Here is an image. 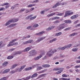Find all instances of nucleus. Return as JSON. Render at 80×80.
I'll return each instance as SVG.
<instances>
[{
  "label": "nucleus",
  "instance_id": "nucleus-1",
  "mask_svg": "<svg viewBox=\"0 0 80 80\" xmlns=\"http://www.w3.org/2000/svg\"><path fill=\"white\" fill-rule=\"evenodd\" d=\"M57 49H51L47 53V55L49 56V57H52V55L54 53H55V52H57Z\"/></svg>",
  "mask_w": 80,
  "mask_h": 80
},
{
  "label": "nucleus",
  "instance_id": "nucleus-2",
  "mask_svg": "<svg viewBox=\"0 0 80 80\" xmlns=\"http://www.w3.org/2000/svg\"><path fill=\"white\" fill-rule=\"evenodd\" d=\"M66 4H67V2H63L61 3H60V2H58L52 7V8H56V7H57L59 6L60 5L63 6L64 5H66Z\"/></svg>",
  "mask_w": 80,
  "mask_h": 80
},
{
  "label": "nucleus",
  "instance_id": "nucleus-3",
  "mask_svg": "<svg viewBox=\"0 0 80 80\" xmlns=\"http://www.w3.org/2000/svg\"><path fill=\"white\" fill-rule=\"evenodd\" d=\"M29 56H33L37 54V52L35 51V50H33L31 51H30L29 52Z\"/></svg>",
  "mask_w": 80,
  "mask_h": 80
},
{
  "label": "nucleus",
  "instance_id": "nucleus-4",
  "mask_svg": "<svg viewBox=\"0 0 80 80\" xmlns=\"http://www.w3.org/2000/svg\"><path fill=\"white\" fill-rule=\"evenodd\" d=\"M33 42V40H30L28 41L23 42V44L24 45H26L27 43H32Z\"/></svg>",
  "mask_w": 80,
  "mask_h": 80
},
{
  "label": "nucleus",
  "instance_id": "nucleus-5",
  "mask_svg": "<svg viewBox=\"0 0 80 80\" xmlns=\"http://www.w3.org/2000/svg\"><path fill=\"white\" fill-rule=\"evenodd\" d=\"M65 27V26L64 24H61L59 26L58 30H62V29H63Z\"/></svg>",
  "mask_w": 80,
  "mask_h": 80
},
{
  "label": "nucleus",
  "instance_id": "nucleus-6",
  "mask_svg": "<svg viewBox=\"0 0 80 80\" xmlns=\"http://www.w3.org/2000/svg\"><path fill=\"white\" fill-rule=\"evenodd\" d=\"M44 38H45V37L39 38L38 39V40L36 41V42H37V43H39V42H41L42 40H43V39H44Z\"/></svg>",
  "mask_w": 80,
  "mask_h": 80
},
{
  "label": "nucleus",
  "instance_id": "nucleus-7",
  "mask_svg": "<svg viewBox=\"0 0 80 80\" xmlns=\"http://www.w3.org/2000/svg\"><path fill=\"white\" fill-rule=\"evenodd\" d=\"M13 22V20H10L7 22H6L5 24V26H7L8 25H10V23H12Z\"/></svg>",
  "mask_w": 80,
  "mask_h": 80
},
{
  "label": "nucleus",
  "instance_id": "nucleus-8",
  "mask_svg": "<svg viewBox=\"0 0 80 80\" xmlns=\"http://www.w3.org/2000/svg\"><path fill=\"white\" fill-rule=\"evenodd\" d=\"M78 17V15L76 14L72 16L71 17V18L72 19V20H74V19H75V18H77Z\"/></svg>",
  "mask_w": 80,
  "mask_h": 80
},
{
  "label": "nucleus",
  "instance_id": "nucleus-9",
  "mask_svg": "<svg viewBox=\"0 0 80 80\" xmlns=\"http://www.w3.org/2000/svg\"><path fill=\"white\" fill-rule=\"evenodd\" d=\"M3 41H0V49H1L2 48L4 47L5 45V44H3Z\"/></svg>",
  "mask_w": 80,
  "mask_h": 80
},
{
  "label": "nucleus",
  "instance_id": "nucleus-10",
  "mask_svg": "<svg viewBox=\"0 0 80 80\" xmlns=\"http://www.w3.org/2000/svg\"><path fill=\"white\" fill-rule=\"evenodd\" d=\"M40 65V64H36V65L37 66L36 68L38 70H41V69H42V67L39 66V65Z\"/></svg>",
  "mask_w": 80,
  "mask_h": 80
},
{
  "label": "nucleus",
  "instance_id": "nucleus-11",
  "mask_svg": "<svg viewBox=\"0 0 80 80\" xmlns=\"http://www.w3.org/2000/svg\"><path fill=\"white\" fill-rule=\"evenodd\" d=\"M45 33V32L44 31H42L41 32L38 33H37L35 34V35H38V36H41V35H42V34L43 33Z\"/></svg>",
  "mask_w": 80,
  "mask_h": 80
},
{
  "label": "nucleus",
  "instance_id": "nucleus-12",
  "mask_svg": "<svg viewBox=\"0 0 80 80\" xmlns=\"http://www.w3.org/2000/svg\"><path fill=\"white\" fill-rule=\"evenodd\" d=\"M31 49V48L30 47H28L27 48H26L24 50L22 51V52H28Z\"/></svg>",
  "mask_w": 80,
  "mask_h": 80
},
{
  "label": "nucleus",
  "instance_id": "nucleus-13",
  "mask_svg": "<svg viewBox=\"0 0 80 80\" xmlns=\"http://www.w3.org/2000/svg\"><path fill=\"white\" fill-rule=\"evenodd\" d=\"M22 51H18L17 52H16L13 55H20L22 53Z\"/></svg>",
  "mask_w": 80,
  "mask_h": 80
},
{
  "label": "nucleus",
  "instance_id": "nucleus-14",
  "mask_svg": "<svg viewBox=\"0 0 80 80\" xmlns=\"http://www.w3.org/2000/svg\"><path fill=\"white\" fill-rule=\"evenodd\" d=\"M42 57V55H40L39 56H37L34 59L35 60H38Z\"/></svg>",
  "mask_w": 80,
  "mask_h": 80
},
{
  "label": "nucleus",
  "instance_id": "nucleus-15",
  "mask_svg": "<svg viewBox=\"0 0 80 80\" xmlns=\"http://www.w3.org/2000/svg\"><path fill=\"white\" fill-rule=\"evenodd\" d=\"M31 78V76H29L27 77L26 78H22V80H28Z\"/></svg>",
  "mask_w": 80,
  "mask_h": 80
},
{
  "label": "nucleus",
  "instance_id": "nucleus-16",
  "mask_svg": "<svg viewBox=\"0 0 80 80\" xmlns=\"http://www.w3.org/2000/svg\"><path fill=\"white\" fill-rule=\"evenodd\" d=\"M69 15V11H66L65 13V15L64 16V17H67V16H68Z\"/></svg>",
  "mask_w": 80,
  "mask_h": 80
},
{
  "label": "nucleus",
  "instance_id": "nucleus-17",
  "mask_svg": "<svg viewBox=\"0 0 80 80\" xmlns=\"http://www.w3.org/2000/svg\"><path fill=\"white\" fill-rule=\"evenodd\" d=\"M61 34H62V32H60L58 33H56L55 34V36L56 37H58V36H60V35H61Z\"/></svg>",
  "mask_w": 80,
  "mask_h": 80
},
{
  "label": "nucleus",
  "instance_id": "nucleus-18",
  "mask_svg": "<svg viewBox=\"0 0 80 80\" xmlns=\"http://www.w3.org/2000/svg\"><path fill=\"white\" fill-rule=\"evenodd\" d=\"M77 35V33H74L72 34H70L69 35V37H72L73 36H75V35Z\"/></svg>",
  "mask_w": 80,
  "mask_h": 80
},
{
  "label": "nucleus",
  "instance_id": "nucleus-19",
  "mask_svg": "<svg viewBox=\"0 0 80 80\" xmlns=\"http://www.w3.org/2000/svg\"><path fill=\"white\" fill-rule=\"evenodd\" d=\"M59 70L60 71H58L56 72V74H60V73H61L63 72V69H61V70Z\"/></svg>",
  "mask_w": 80,
  "mask_h": 80
},
{
  "label": "nucleus",
  "instance_id": "nucleus-20",
  "mask_svg": "<svg viewBox=\"0 0 80 80\" xmlns=\"http://www.w3.org/2000/svg\"><path fill=\"white\" fill-rule=\"evenodd\" d=\"M32 67H29L28 68H25V70L26 71H28V70H32Z\"/></svg>",
  "mask_w": 80,
  "mask_h": 80
},
{
  "label": "nucleus",
  "instance_id": "nucleus-21",
  "mask_svg": "<svg viewBox=\"0 0 80 80\" xmlns=\"http://www.w3.org/2000/svg\"><path fill=\"white\" fill-rule=\"evenodd\" d=\"M10 71V69H7L5 70L3 72V73H8V72Z\"/></svg>",
  "mask_w": 80,
  "mask_h": 80
},
{
  "label": "nucleus",
  "instance_id": "nucleus-22",
  "mask_svg": "<svg viewBox=\"0 0 80 80\" xmlns=\"http://www.w3.org/2000/svg\"><path fill=\"white\" fill-rule=\"evenodd\" d=\"M64 22L66 23H71L72 21L70 20H65L64 21Z\"/></svg>",
  "mask_w": 80,
  "mask_h": 80
},
{
  "label": "nucleus",
  "instance_id": "nucleus-23",
  "mask_svg": "<svg viewBox=\"0 0 80 80\" xmlns=\"http://www.w3.org/2000/svg\"><path fill=\"white\" fill-rule=\"evenodd\" d=\"M58 19H60V17L57 16H56L52 18V20H58Z\"/></svg>",
  "mask_w": 80,
  "mask_h": 80
},
{
  "label": "nucleus",
  "instance_id": "nucleus-24",
  "mask_svg": "<svg viewBox=\"0 0 80 80\" xmlns=\"http://www.w3.org/2000/svg\"><path fill=\"white\" fill-rule=\"evenodd\" d=\"M11 20H12V23L16 22H18V18H16L14 19H12Z\"/></svg>",
  "mask_w": 80,
  "mask_h": 80
},
{
  "label": "nucleus",
  "instance_id": "nucleus-25",
  "mask_svg": "<svg viewBox=\"0 0 80 80\" xmlns=\"http://www.w3.org/2000/svg\"><path fill=\"white\" fill-rule=\"evenodd\" d=\"M13 58V56H10L7 57V59L10 60V59H12Z\"/></svg>",
  "mask_w": 80,
  "mask_h": 80
},
{
  "label": "nucleus",
  "instance_id": "nucleus-26",
  "mask_svg": "<svg viewBox=\"0 0 80 80\" xmlns=\"http://www.w3.org/2000/svg\"><path fill=\"white\" fill-rule=\"evenodd\" d=\"M37 73H35L32 76H31V78H33L34 77H36L38 75Z\"/></svg>",
  "mask_w": 80,
  "mask_h": 80
},
{
  "label": "nucleus",
  "instance_id": "nucleus-27",
  "mask_svg": "<svg viewBox=\"0 0 80 80\" xmlns=\"http://www.w3.org/2000/svg\"><path fill=\"white\" fill-rule=\"evenodd\" d=\"M55 40H57V38H54L50 41H49V43H52L53 42H55Z\"/></svg>",
  "mask_w": 80,
  "mask_h": 80
},
{
  "label": "nucleus",
  "instance_id": "nucleus-28",
  "mask_svg": "<svg viewBox=\"0 0 80 80\" xmlns=\"http://www.w3.org/2000/svg\"><path fill=\"white\" fill-rule=\"evenodd\" d=\"M8 62H5L2 63V66H6L7 65Z\"/></svg>",
  "mask_w": 80,
  "mask_h": 80
},
{
  "label": "nucleus",
  "instance_id": "nucleus-29",
  "mask_svg": "<svg viewBox=\"0 0 80 80\" xmlns=\"http://www.w3.org/2000/svg\"><path fill=\"white\" fill-rule=\"evenodd\" d=\"M17 65H18V64H15L13 65V66H12L11 67V69H13V68H15V67H17Z\"/></svg>",
  "mask_w": 80,
  "mask_h": 80
},
{
  "label": "nucleus",
  "instance_id": "nucleus-30",
  "mask_svg": "<svg viewBox=\"0 0 80 80\" xmlns=\"http://www.w3.org/2000/svg\"><path fill=\"white\" fill-rule=\"evenodd\" d=\"M77 50H78V48H73V49H72V52H77Z\"/></svg>",
  "mask_w": 80,
  "mask_h": 80
},
{
  "label": "nucleus",
  "instance_id": "nucleus-31",
  "mask_svg": "<svg viewBox=\"0 0 80 80\" xmlns=\"http://www.w3.org/2000/svg\"><path fill=\"white\" fill-rule=\"evenodd\" d=\"M36 17H37V16L31 17L30 18L29 20H34V19H35Z\"/></svg>",
  "mask_w": 80,
  "mask_h": 80
},
{
  "label": "nucleus",
  "instance_id": "nucleus-32",
  "mask_svg": "<svg viewBox=\"0 0 80 80\" xmlns=\"http://www.w3.org/2000/svg\"><path fill=\"white\" fill-rule=\"evenodd\" d=\"M9 4V3H8V2H6L5 3H3L2 4H1V6H5V5H8Z\"/></svg>",
  "mask_w": 80,
  "mask_h": 80
},
{
  "label": "nucleus",
  "instance_id": "nucleus-33",
  "mask_svg": "<svg viewBox=\"0 0 80 80\" xmlns=\"http://www.w3.org/2000/svg\"><path fill=\"white\" fill-rule=\"evenodd\" d=\"M62 69H64V68H58L56 69V71H58L60 70H62Z\"/></svg>",
  "mask_w": 80,
  "mask_h": 80
},
{
  "label": "nucleus",
  "instance_id": "nucleus-34",
  "mask_svg": "<svg viewBox=\"0 0 80 80\" xmlns=\"http://www.w3.org/2000/svg\"><path fill=\"white\" fill-rule=\"evenodd\" d=\"M13 45H14L13 43H11V42L8 45V47H10L11 46H13Z\"/></svg>",
  "mask_w": 80,
  "mask_h": 80
},
{
  "label": "nucleus",
  "instance_id": "nucleus-35",
  "mask_svg": "<svg viewBox=\"0 0 80 80\" xmlns=\"http://www.w3.org/2000/svg\"><path fill=\"white\" fill-rule=\"evenodd\" d=\"M79 43L76 46H74V47H80V41L78 42Z\"/></svg>",
  "mask_w": 80,
  "mask_h": 80
},
{
  "label": "nucleus",
  "instance_id": "nucleus-36",
  "mask_svg": "<svg viewBox=\"0 0 80 80\" xmlns=\"http://www.w3.org/2000/svg\"><path fill=\"white\" fill-rule=\"evenodd\" d=\"M60 21L58 20L56 21L53 22V23H54V24H57V23H60Z\"/></svg>",
  "mask_w": 80,
  "mask_h": 80
},
{
  "label": "nucleus",
  "instance_id": "nucleus-37",
  "mask_svg": "<svg viewBox=\"0 0 80 80\" xmlns=\"http://www.w3.org/2000/svg\"><path fill=\"white\" fill-rule=\"evenodd\" d=\"M72 47V44H70L67 46V48H70V47Z\"/></svg>",
  "mask_w": 80,
  "mask_h": 80
},
{
  "label": "nucleus",
  "instance_id": "nucleus-38",
  "mask_svg": "<svg viewBox=\"0 0 80 80\" xmlns=\"http://www.w3.org/2000/svg\"><path fill=\"white\" fill-rule=\"evenodd\" d=\"M38 24H34L33 26V27H34V28H36V27H38Z\"/></svg>",
  "mask_w": 80,
  "mask_h": 80
},
{
  "label": "nucleus",
  "instance_id": "nucleus-39",
  "mask_svg": "<svg viewBox=\"0 0 80 80\" xmlns=\"http://www.w3.org/2000/svg\"><path fill=\"white\" fill-rule=\"evenodd\" d=\"M26 67V65H23L20 68L22 69H23Z\"/></svg>",
  "mask_w": 80,
  "mask_h": 80
},
{
  "label": "nucleus",
  "instance_id": "nucleus-40",
  "mask_svg": "<svg viewBox=\"0 0 80 80\" xmlns=\"http://www.w3.org/2000/svg\"><path fill=\"white\" fill-rule=\"evenodd\" d=\"M18 39H16L12 40L11 41V43H13V42H15L16 40H17Z\"/></svg>",
  "mask_w": 80,
  "mask_h": 80
},
{
  "label": "nucleus",
  "instance_id": "nucleus-41",
  "mask_svg": "<svg viewBox=\"0 0 80 80\" xmlns=\"http://www.w3.org/2000/svg\"><path fill=\"white\" fill-rule=\"evenodd\" d=\"M45 74H42L40 76V77L41 78V77H45Z\"/></svg>",
  "mask_w": 80,
  "mask_h": 80
},
{
  "label": "nucleus",
  "instance_id": "nucleus-42",
  "mask_svg": "<svg viewBox=\"0 0 80 80\" xmlns=\"http://www.w3.org/2000/svg\"><path fill=\"white\" fill-rule=\"evenodd\" d=\"M44 13H45V11H44V10L40 12V14H42V15H43V14H44Z\"/></svg>",
  "mask_w": 80,
  "mask_h": 80
},
{
  "label": "nucleus",
  "instance_id": "nucleus-43",
  "mask_svg": "<svg viewBox=\"0 0 80 80\" xmlns=\"http://www.w3.org/2000/svg\"><path fill=\"white\" fill-rule=\"evenodd\" d=\"M15 72V71L14 70L11 71L10 72V73L13 74Z\"/></svg>",
  "mask_w": 80,
  "mask_h": 80
},
{
  "label": "nucleus",
  "instance_id": "nucleus-44",
  "mask_svg": "<svg viewBox=\"0 0 80 80\" xmlns=\"http://www.w3.org/2000/svg\"><path fill=\"white\" fill-rule=\"evenodd\" d=\"M47 69H44L43 70L41 71H40V73H43V72H46V71H47Z\"/></svg>",
  "mask_w": 80,
  "mask_h": 80
},
{
  "label": "nucleus",
  "instance_id": "nucleus-45",
  "mask_svg": "<svg viewBox=\"0 0 80 80\" xmlns=\"http://www.w3.org/2000/svg\"><path fill=\"white\" fill-rule=\"evenodd\" d=\"M32 28V27L31 26H29L27 28V29H28V30H29L30 29V28Z\"/></svg>",
  "mask_w": 80,
  "mask_h": 80
},
{
  "label": "nucleus",
  "instance_id": "nucleus-46",
  "mask_svg": "<svg viewBox=\"0 0 80 80\" xmlns=\"http://www.w3.org/2000/svg\"><path fill=\"white\" fill-rule=\"evenodd\" d=\"M0 80H7V78L5 77H4L0 79Z\"/></svg>",
  "mask_w": 80,
  "mask_h": 80
},
{
  "label": "nucleus",
  "instance_id": "nucleus-47",
  "mask_svg": "<svg viewBox=\"0 0 80 80\" xmlns=\"http://www.w3.org/2000/svg\"><path fill=\"white\" fill-rule=\"evenodd\" d=\"M24 11H25L24 8L20 10V12L22 13V12H24Z\"/></svg>",
  "mask_w": 80,
  "mask_h": 80
},
{
  "label": "nucleus",
  "instance_id": "nucleus-48",
  "mask_svg": "<svg viewBox=\"0 0 80 80\" xmlns=\"http://www.w3.org/2000/svg\"><path fill=\"white\" fill-rule=\"evenodd\" d=\"M46 68H48V67H50V65L49 64H46Z\"/></svg>",
  "mask_w": 80,
  "mask_h": 80
},
{
  "label": "nucleus",
  "instance_id": "nucleus-49",
  "mask_svg": "<svg viewBox=\"0 0 80 80\" xmlns=\"http://www.w3.org/2000/svg\"><path fill=\"white\" fill-rule=\"evenodd\" d=\"M13 43V45H15V46L18 45V42H17L15 43Z\"/></svg>",
  "mask_w": 80,
  "mask_h": 80
},
{
  "label": "nucleus",
  "instance_id": "nucleus-50",
  "mask_svg": "<svg viewBox=\"0 0 80 80\" xmlns=\"http://www.w3.org/2000/svg\"><path fill=\"white\" fill-rule=\"evenodd\" d=\"M62 77H67V75H66V74H63L62 75Z\"/></svg>",
  "mask_w": 80,
  "mask_h": 80
},
{
  "label": "nucleus",
  "instance_id": "nucleus-51",
  "mask_svg": "<svg viewBox=\"0 0 80 80\" xmlns=\"http://www.w3.org/2000/svg\"><path fill=\"white\" fill-rule=\"evenodd\" d=\"M74 68H80V65H77V66H75V67H74Z\"/></svg>",
  "mask_w": 80,
  "mask_h": 80
},
{
  "label": "nucleus",
  "instance_id": "nucleus-52",
  "mask_svg": "<svg viewBox=\"0 0 80 80\" xmlns=\"http://www.w3.org/2000/svg\"><path fill=\"white\" fill-rule=\"evenodd\" d=\"M40 54H41V55L42 56V55H45V52H41Z\"/></svg>",
  "mask_w": 80,
  "mask_h": 80
},
{
  "label": "nucleus",
  "instance_id": "nucleus-53",
  "mask_svg": "<svg viewBox=\"0 0 80 80\" xmlns=\"http://www.w3.org/2000/svg\"><path fill=\"white\" fill-rule=\"evenodd\" d=\"M60 57H65V55H62V54H60Z\"/></svg>",
  "mask_w": 80,
  "mask_h": 80
},
{
  "label": "nucleus",
  "instance_id": "nucleus-54",
  "mask_svg": "<svg viewBox=\"0 0 80 80\" xmlns=\"http://www.w3.org/2000/svg\"><path fill=\"white\" fill-rule=\"evenodd\" d=\"M15 50V48H12V49H11L9 50V51H10L11 52H12V51H13Z\"/></svg>",
  "mask_w": 80,
  "mask_h": 80
},
{
  "label": "nucleus",
  "instance_id": "nucleus-55",
  "mask_svg": "<svg viewBox=\"0 0 80 80\" xmlns=\"http://www.w3.org/2000/svg\"><path fill=\"white\" fill-rule=\"evenodd\" d=\"M70 28H71L70 27L67 28L65 29V30H69Z\"/></svg>",
  "mask_w": 80,
  "mask_h": 80
},
{
  "label": "nucleus",
  "instance_id": "nucleus-56",
  "mask_svg": "<svg viewBox=\"0 0 80 80\" xmlns=\"http://www.w3.org/2000/svg\"><path fill=\"white\" fill-rule=\"evenodd\" d=\"M51 16H53V15H55V13L53 12L50 14Z\"/></svg>",
  "mask_w": 80,
  "mask_h": 80
},
{
  "label": "nucleus",
  "instance_id": "nucleus-57",
  "mask_svg": "<svg viewBox=\"0 0 80 80\" xmlns=\"http://www.w3.org/2000/svg\"><path fill=\"white\" fill-rule=\"evenodd\" d=\"M55 28V26H52L50 28H51V30H52V29H53Z\"/></svg>",
  "mask_w": 80,
  "mask_h": 80
},
{
  "label": "nucleus",
  "instance_id": "nucleus-58",
  "mask_svg": "<svg viewBox=\"0 0 80 80\" xmlns=\"http://www.w3.org/2000/svg\"><path fill=\"white\" fill-rule=\"evenodd\" d=\"M8 27H9V28H11V27H13V25H12V24H11L9 25L8 26Z\"/></svg>",
  "mask_w": 80,
  "mask_h": 80
},
{
  "label": "nucleus",
  "instance_id": "nucleus-59",
  "mask_svg": "<svg viewBox=\"0 0 80 80\" xmlns=\"http://www.w3.org/2000/svg\"><path fill=\"white\" fill-rule=\"evenodd\" d=\"M51 30L50 28H49L46 29L47 31H49V30Z\"/></svg>",
  "mask_w": 80,
  "mask_h": 80
},
{
  "label": "nucleus",
  "instance_id": "nucleus-60",
  "mask_svg": "<svg viewBox=\"0 0 80 80\" xmlns=\"http://www.w3.org/2000/svg\"><path fill=\"white\" fill-rule=\"evenodd\" d=\"M78 27H80V23L77 24L76 26V28H77Z\"/></svg>",
  "mask_w": 80,
  "mask_h": 80
},
{
  "label": "nucleus",
  "instance_id": "nucleus-61",
  "mask_svg": "<svg viewBox=\"0 0 80 80\" xmlns=\"http://www.w3.org/2000/svg\"><path fill=\"white\" fill-rule=\"evenodd\" d=\"M77 63H80V60H79L76 61Z\"/></svg>",
  "mask_w": 80,
  "mask_h": 80
},
{
  "label": "nucleus",
  "instance_id": "nucleus-62",
  "mask_svg": "<svg viewBox=\"0 0 80 80\" xmlns=\"http://www.w3.org/2000/svg\"><path fill=\"white\" fill-rule=\"evenodd\" d=\"M79 20H77L76 21H75L74 22V23L75 24H76V23H78V22H79Z\"/></svg>",
  "mask_w": 80,
  "mask_h": 80
},
{
  "label": "nucleus",
  "instance_id": "nucleus-63",
  "mask_svg": "<svg viewBox=\"0 0 80 80\" xmlns=\"http://www.w3.org/2000/svg\"><path fill=\"white\" fill-rule=\"evenodd\" d=\"M61 79H62V80H68V79H67V78H61Z\"/></svg>",
  "mask_w": 80,
  "mask_h": 80
},
{
  "label": "nucleus",
  "instance_id": "nucleus-64",
  "mask_svg": "<svg viewBox=\"0 0 80 80\" xmlns=\"http://www.w3.org/2000/svg\"><path fill=\"white\" fill-rule=\"evenodd\" d=\"M73 12H69V15H72V14H73Z\"/></svg>",
  "mask_w": 80,
  "mask_h": 80
}]
</instances>
